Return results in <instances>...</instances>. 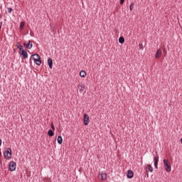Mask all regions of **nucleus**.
Masks as SVG:
<instances>
[{"mask_svg":"<svg viewBox=\"0 0 182 182\" xmlns=\"http://www.w3.org/2000/svg\"><path fill=\"white\" fill-rule=\"evenodd\" d=\"M4 156L7 160H11V157H12V150L10 148H7L4 153Z\"/></svg>","mask_w":182,"mask_h":182,"instance_id":"obj_1","label":"nucleus"},{"mask_svg":"<svg viewBox=\"0 0 182 182\" xmlns=\"http://www.w3.org/2000/svg\"><path fill=\"white\" fill-rule=\"evenodd\" d=\"M164 164L166 171H167L168 173H170V171H171V165L170 164V162H168L167 159H164Z\"/></svg>","mask_w":182,"mask_h":182,"instance_id":"obj_2","label":"nucleus"},{"mask_svg":"<svg viewBox=\"0 0 182 182\" xmlns=\"http://www.w3.org/2000/svg\"><path fill=\"white\" fill-rule=\"evenodd\" d=\"M33 60H34V63H36L38 66H40L41 63H42L41 56H39L38 54L33 55Z\"/></svg>","mask_w":182,"mask_h":182,"instance_id":"obj_3","label":"nucleus"},{"mask_svg":"<svg viewBox=\"0 0 182 182\" xmlns=\"http://www.w3.org/2000/svg\"><path fill=\"white\" fill-rule=\"evenodd\" d=\"M9 170L10 171H15L16 170V163L11 161L9 164Z\"/></svg>","mask_w":182,"mask_h":182,"instance_id":"obj_4","label":"nucleus"},{"mask_svg":"<svg viewBox=\"0 0 182 182\" xmlns=\"http://www.w3.org/2000/svg\"><path fill=\"white\" fill-rule=\"evenodd\" d=\"M89 123H90V117H89V115H87V114H84V124L85 126H87V124H89Z\"/></svg>","mask_w":182,"mask_h":182,"instance_id":"obj_5","label":"nucleus"},{"mask_svg":"<svg viewBox=\"0 0 182 182\" xmlns=\"http://www.w3.org/2000/svg\"><path fill=\"white\" fill-rule=\"evenodd\" d=\"M162 53H163V51L161 50V49H158L155 55L156 59H159V58H161Z\"/></svg>","mask_w":182,"mask_h":182,"instance_id":"obj_6","label":"nucleus"},{"mask_svg":"<svg viewBox=\"0 0 182 182\" xmlns=\"http://www.w3.org/2000/svg\"><path fill=\"white\" fill-rule=\"evenodd\" d=\"M154 166H155V168H157V166H159V156H156L154 158Z\"/></svg>","mask_w":182,"mask_h":182,"instance_id":"obj_7","label":"nucleus"},{"mask_svg":"<svg viewBox=\"0 0 182 182\" xmlns=\"http://www.w3.org/2000/svg\"><path fill=\"white\" fill-rule=\"evenodd\" d=\"M134 176V173H133V171H128L127 173V176L128 178H133V176Z\"/></svg>","mask_w":182,"mask_h":182,"instance_id":"obj_8","label":"nucleus"},{"mask_svg":"<svg viewBox=\"0 0 182 182\" xmlns=\"http://www.w3.org/2000/svg\"><path fill=\"white\" fill-rule=\"evenodd\" d=\"M21 55H22V59H28V52L26 50H22L21 51Z\"/></svg>","mask_w":182,"mask_h":182,"instance_id":"obj_9","label":"nucleus"},{"mask_svg":"<svg viewBox=\"0 0 182 182\" xmlns=\"http://www.w3.org/2000/svg\"><path fill=\"white\" fill-rule=\"evenodd\" d=\"M101 180L102 181H106L107 180V173H103L101 174Z\"/></svg>","mask_w":182,"mask_h":182,"instance_id":"obj_10","label":"nucleus"},{"mask_svg":"<svg viewBox=\"0 0 182 182\" xmlns=\"http://www.w3.org/2000/svg\"><path fill=\"white\" fill-rule=\"evenodd\" d=\"M24 46H26V48H27V49H32V41H29L28 43H24Z\"/></svg>","mask_w":182,"mask_h":182,"instance_id":"obj_11","label":"nucleus"},{"mask_svg":"<svg viewBox=\"0 0 182 182\" xmlns=\"http://www.w3.org/2000/svg\"><path fill=\"white\" fill-rule=\"evenodd\" d=\"M77 87H78L80 92H83V90H85V85H83L82 83L79 84Z\"/></svg>","mask_w":182,"mask_h":182,"instance_id":"obj_12","label":"nucleus"},{"mask_svg":"<svg viewBox=\"0 0 182 182\" xmlns=\"http://www.w3.org/2000/svg\"><path fill=\"white\" fill-rule=\"evenodd\" d=\"M48 63L50 69H52V66L53 65V61H52V58H48Z\"/></svg>","mask_w":182,"mask_h":182,"instance_id":"obj_13","label":"nucleus"},{"mask_svg":"<svg viewBox=\"0 0 182 182\" xmlns=\"http://www.w3.org/2000/svg\"><path fill=\"white\" fill-rule=\"evenodd\" d=\"M57 141L58 144H62V143H63V139L62 138V136H58Z\"/></svg>","mask_w":182,"mask_h":182,"instance_id":"obj_14","label":"nucleus"},{"mask_svg":"<svg viewBox=\"0 0 182 182\" xmlns=\"http://www.w3.org/2000/svg\"><path fill=\"white\" fill-rule=\"evenodd\" d=\"M80 76L81 77H86L87 73H85V70H81V71L80 72Z\"/></svg>","mask_w":182,"mask_h":182,"instance_id":"obj_15","label":"nucleus"},{"mask_svg":"<svg viewBox=\"0 0 182 182\" xmlns=\"http://www.w3.org/2000/svg\"><path fill=\"white\" fill-rule=\"evenodd\" d=\"M146 170H149L150 173H153V166L149 164L146 166Z\"/></svg>","mask_w":182,"mask_h":182,"instance_id":"obj_16","label":"nucleus"},{"mask_svg":"<svg viewBox=\"0 0 182 182\" xmlns=\"http://www.w3.org/2000/svg\"><path fill=\"white\" fill-rule=\"evenodd\" d=\"M48 136L52 137V136H53L55 134L53 133V131H52V129H49L48 132Z\"/></svg>","mask_w":182,"mask_h":182,"instance_id":"obj_17","label":"nucleus"},{"mask_svg":"<svg viewBox=\"0 0 182 182\" xmlns=\"http://www.w3.org/2000/svg\"><path fill=\"white\" fill-rule=\"evenodd\" d=\"M119 43H124V38L120 37L119 38Z\"/></svg>","mask_w":182,"mask_h":182,"instance_id":"obj_18","label":"nucleus"},{"mask_svg":"<svg viewBox=\"0 0 182 182\" xmlns=\"http://www.w3.org/2000/svg\"><path fill=\"white\" fill-rule=\"evenodd\" d=\"M23 26H25V23L21 22V24H20V30L21 31H22L23 29Z\"/></svg>","mask_w":182,"mask_h":182,"instance_id":"obj_19","label":"nucleus"},{"mask_svg":"<svg viewBox=\"0 0 182 182\" xmlns=\"http://www.w3.org/2000/svg\"><path fill=\"white\" fill-rule=\"evenodd\" d=\"M18 48L19 49V50H20L21 52H22V50H23V46H22L21 45H18Z\"/></svg>","mask_w":182,"mask_h":182,"instance_id":"obj_20","label":"nucleus"},{"mask_svg":"<svg viewBox=\"0 0 182 182\" xmlns=\"http://www.w3.org/2000/svg\"><path fill=\"white\" fill-rule=\"evenodd\" d=\"M130 11H132V9H133V8H134V6L133 5V4H132L131 5H130Z\"/></svg>","mask_w":182,"mask_h":182,"instance_id":"obj_21","label":"nucleus"},{"mask_svg":"<svg viewBox=\"0 0 182 182\" xmlns=\"http://www.w3.org/2000/svg\"><path fill=\"white\" fill-rule=\"evenodd\" d=\"M7 11L9 12V14H11V12H12V9L9 8V9H7Z\"/></svg>","mask_w":182,"mask_h":182,"instance_id":"obj_22","label":"nucleus"},{"mask_svg":"<svg viewBox=\"0 0 182 182\" xmlns=\"http://www.w3.org/2000/svg\"><path fill=\"white\" fill-rule=\"evenodd\" d=\"M51 129L55 131V126L53 125V123L51 124Z\"/></svg>","mask_w":182,"mask_h":182,"instance_id":"obj_23","label":"nucleus"},{"mask_svg":"<svg viewBox=\"0 0 182 182\" xmlns=\"http://www.w3.org/2000/svg\"><path fill=\"white\" fill-rule=\"evenodd\" d=\"M139 49L143 50V44H139Z\"/></svg>","mask_w":182,"mask_h":182,"instance_id":"obj_24","label":"nucleus"},{"mask_svg":"<svg viewBox=\"0 0 182 182\" xmlns=\"http://www.w3.org/2000/svg\"><path fill=\"white\" fill-rule=\"evenodd\" d=\"M123 4H124V0H120V4L123 5Z\"/></svg>","mask_w":182,"mask_h":182,"instance_id":"obj_25","label":"nucleus"},{"mask_svg":"<svg viewBox=\"0 0 182 182\" xmlns=\"http://www.w3.org/2000/svg\"><path fill=\"white\" fill-rule=\"evenodd\" d=\"M1 145H2V140L0 139V146H1Z\"/></svg>","mask_w":182,"mask_h":182,"instance_id":"obj_26","label":"nucleus"},{"mask_svg":"<svg viewBox=\"0 0 182 182\" xmlns=\"http://www.w3.org/2000/svg\"><path fill=\"white\" fill-rule=\"evenodd\" d=\"M181 143L182 144V138L181 139Z\"/></svg>","mask_w":182,"mask_h":182,"instance_id":"obj_27","label":"nucleus"},{"mask_svg":"<svg viewBox=\"0 0 182 182\" xmlns=\"http://www.w3.org/2000/svg\"><path fill=\"white\" fill-rule=\"evenodd\" d=\"M1 154H2L0 152V156H1Z\"/></svg>","mask_w":182,"mask_h":182,"instance_id":"obj_28","label":"nucleus"}]
</instances>
